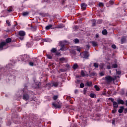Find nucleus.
I'll return each instance as SVG.
<instances>
[{
    "label": "nucleus",
    "mask_w": 127,
    "mask_h": 127,
    "mask_svg": "<svg viewBox=\"0 0 127 127\" xmlns=\"http://www.w3.org/2000/svg\"><path fill=\"white\" fill-rule=\"evenodd\" d=\"M105 81L107 84L110 85V84H111L113 81H115V78L111 76H107L105 77Z\"/></svg>",
    "instance_id": "obj_1"
},
{
    "label": "nucleus",
    "mask_w": 127,
    "mask_h": 127,
    "mask_svg": "<svg viewBox=\"0 0 127 127\" xmlns=\"http://www.w3.org/2000/svg\"><path fill=\"white\" fill-rule=\"evenodd\" d=\"M52 105L53 107L56 109H61V107H62V103L60 101L53 102Z\"/></svg>",
    "instance_id": "obj_2"
},
{
    "label": "nucleus",
    "mask_w": 127,
    "mask_h": 127,
    "mask_svg": "<svg viewBox=\"0 0 127 127\" xmlns=\"http://www.w3.org/2000/svg\"><path fill=\"white\" fill-rule=\"evenodd\" d=\"M18 37L21 40L24 39V36H25V32L24 31H20L18 34Z\"/></svg>",
    "instance_id": "obj_3"
},
{
    "label": "nucleus",
    "mask_w": 127,
    "mask_h": 127,
    "mask_svg": "<svg viewBox=\"0 0 127 127\" xmlns=\"http://www.w3.org/2000/svg\"><path fill=\"white\" fill-rule=\"evenodd\" d=\"M66 43H67V42L66 41H64L63 42H60V46L61 47L60 50H61L62 51H64V50H65V44H66Z\"/></svg>",
    "instance_id": "obj_4"
},
{
    "label": "nucleus",
    "mask_w": 127,
    "mask_h": 127,
    "mask_svg": "<svg viewBox=\"0 0 127 127\" xmlns=\"http://www.w3.org/2000/svg\"><path fill=\"white\" fill-rule=\"evenodd\" d=\"M80 55L83 58H85V59H88L89 56H90L89 55V52L87 51L82 52L80 54Z\"/></svg>",
    "instance_id": "obj_5"
},
{
    "label": "nucleus",
    "mask_w": 127,
    "mask_h": 127,
    "mask_svg": "<svg viewBox=\"0 0 127 127\" xmlns=\"http://www.w3.org/2000/svg\"><path fill=\"white\" fill-rule=\"evenodd\" d=\"M5 46H6V43L5 42H1L0 43V51L3 50V49H6L8 46H6V48H4Z\"/></svg>",
    "instance_id": "obj_6"
},
{
    "label": "nucleus",
    "mask_w": 127,
    "mask_h": 127,
    "mask_svg": "<svg viewBox=\"0 0 127 127\" xmlns=\"http://www.w3.org/2000/svg\"><path fill=\"white\" fill-rule=\"evenodd\" d=\"M81 8L83 10H85L87 7V4L83 3L81 4Z\"/></svg>",
    "instance_id": "obj_7"
},
{
    "label": "nucleus",
    "mask_w": 127,
    "mask_h": 127,
    "mask_svg": "<svg viewBox=\"0 0 127 127\" xmlns=\"http://www.w3.org/2000/svg\"><path fill=\"white\" fill-rule=\"evenodd\" d=\"M23 98L25 101H27L28 100H29V96L27 94L24 95L23 96Z\"/></svg>",
    "instance_id": "obj_8"
},
{
    "label": "nucleus",
    "mask_w": 127,
    "mask_h": 127,
    "mask_svg": "<svg viewBox=\"0 0 127 127\" xmlns=\"http://www.w3.org/2000/svg\"><path fill=\"white\" fill-rule=\"evenodd\" d=\"M117 102H118L119 105H120L121 104V105H124V104H125V102H124V100H123L119 99L117 100Z\"/></svg>",
    "instance_id": "obj_9"
},
{
    "label": "nucleus",
    "mask_w": 127,
    "mask_h": 127,
    "mask_svg": "<svg viewBox=\"0 0 127 127\" xmlns=\"http://www.w3.org/2000/svg\"><path fill=\"white\" fill-rule=\"evenodd\" d=\"M113 107L116 109H117V108H119V105H118V103L116 101L113 102Z\"/></svg>",
    "instance_id": "obj_10"
},
{
    "label": "nucleus",
    "mask_w": 127,
    "mask_h": 127,
    "mask_svg": "<svg viewBox=\"0 0 127 127\" xmlns=\"http://www.w3.org/2000/svg\"><path fill=\"white\" fill-rule=\"evenodd\" d=\"M5 43H6V45L7 44V43H9L11 41V38H7L6 40H5Z\"/></svg>",
    "instance_id": "obj_11"
},
{
    "label": "nucleus",
    "mask_w": 127,
    "mask_h": 127,
    "mask_svg": "<svg viewBox=\"0 0 127 127\" xmlns=\"http://www.w3.org/2000/svg\"><path fill=\"white\" fill-rule=\"evenodd\" d=\"M52 26H53L52 25L50 24V25L46 26L45 28H46V30H49V29H50V28H52Z\"/></svg>",
    "instance_id": "obj_12"
},
{
    "label": "nucleus",
    "mask_w": 127,
    "mask_h": 127,
    "mask_svg": "<svg viewBox=\"0 0 127 127\" xmlns=\"http://www.w3.org/2000/svg\"><path fill=\"white\" fill-rule=\"evenodd\" d=\"M91 43L92 44L94 47H96V46H98V44L95 41H92Z\"/></svg>",
    "instance_id": "obj_13"
},
{
    "label": "nucleus",
    "mask_w": 127,
    "mask_h": 127,
    "mask_svg": "<svg viewBox=\"0 0 127 127\" xmlns=\"http://www.w3.org/2000/svg\"><path fill=\"white\" fill-rule=\"evenodd\" d=\"M124 107L122 106L120 107V109L119 110L118 112L119 113H120V114H122V113H123V111H124Z\"/></svg>",
    "instance_id": "obj_14"
},
{
    "label": "nucleus",
    "mask_w": 127,
    "mask_h": 127,
    "mask_svg": "<svg viewBox=\"0 0 127 127\" xmlns=\"http://www.w3.org/2000/svg\"><path fill=\"white\" fill-rule=\"evenodd\" d=\"M72 68L73 69H74V70H76V69H77L78 68V64H74L73 65H72Z\"/></svg>",
    "instance_id": "obj_15"
},
{
    "label": "nucleus",
    "mask_w": 127,
    "mask_h": 127,
    "mask_svg": "<svg viewBox=\"0 0 127 127\" xmlns=\"http://www.w3.org/2000/svg\"><path fill=\"white\" fill-rule=\"evenodd\" d=\"M81 75L82 76V77H85V76H86V71L81 70Z\"/></svg>",
    "instance_id": "obj_16"
},
{
    "label": "nucleus",
    "mask_w": 127,
    "mask_h": 127,
    "mask_svg": "<svg viewBox=\"0 0 127 127\" xmlns=\"http://www.w3.org/2000/svg\"><path fill=\"white\" fill-rule=\"evenodd\" d=\"M28 14H29L28 12H23L22 13L23 16H27V15H28Z\"/></svg>",
    "instance_id": "obj_17"
},
{
    "label": "nucleus",
    "mask_w": 127,
    "mask_h": 127,
    "mask_svg": "<svg viewBox=\"0 0 127 127\" xmlns=\"http://www.w3.org/2000/svg\"><path fill=\"white\" fill-rule=\"evenodd\" d=\"M102 34L104 35H107V34H108V31H107V30L105 29L102 31Z\"/></svg>",
    "instance_id": "obj_18"
},
{
    "label": "nucleus",
    "mask_w": 127,
    "mask_h": 127,
    "mask_svg": "<svg viewBox=\"0 0 127 127\" xmlns=\"http://www.w3.org/2000/svg\"><path fill=\"white\" fill-rule=\"evenodd\" d=\"M57 51V50L56 49V48H53L51 50V52H52V53H56V52Z\"/></svg>",
    "instance_id": "obj_19"
},
{
    "label": "nucleus",
    "mask_w": 127,
    "mask_h": 127,
    "mask_svg": "<svg viewBox=\"0 0 127 127\" xmlns=\"http://www.w3.org/2000/svg\"><path fill=\"white\" fill-rule=\"evenodd\" d=\"M81 127H86L87 126V124H86V122H82L81 123Z\"/></svg>",
    "instance_id": "obj_20"
},
{
    "label": "nucleus",
    "mask_w": 127,
    "mask_h": 127,
    "mask_svg": "<svg viewBox=\"0 0 127 127\" xmlns=\"http://www.w3.org/2000/svg\"><path fill=\"white\" fill-rule=\"evenodd\" d=\"M126 42V38H122L121 39V44H124Z\"/></svg>",
    "instance_id": "obj_21"
},
{
    "label": "nucleus",
    "mask_w": 127,
    "mask_h": 127,
    "mask_svg": "<svg viewBox=\"0 0 127 127\" xmlns=\"http://www.w3.org/2000/svg\"><path fill=\"white\" fill-rule=\"evenodd\" d=\"M12 7H10L9 8H8L7 9V11H8L9 12H11L12 11Z\"/></svg>",
    "instance_id": "obj_22"
},
{
    "label": "nucleus",
    "mask_w": 127,
    "mask_h": 127,
    "mask_svg": "<svg viewBox=\"0 0 127 127\" xmlns=\"http://www.w3.org/2000/svg\"><path fill=\"white\" fill-rule=\"evenodd\" d=\"M37 29V26L33 27L31 28V30H32V31H36Z\"/></svg>",
    "instance_id": "obj_23"
},
{
    "label": "nucleus",
    "mask_w": 127,
    "mask_h": 127,
    "mask_svg": "<svg viewBox=\"0 0 127 127\" xmlns=\"http://www.w3.org/2000/svg\"><path fill=\"white\" fill-rule=\"evenodd\" d=\"M112 68H118V64H113L112 65Z\"/></svg>",
    "instance_id": "obj_24"
},
{
    "label": "nucleus",
    "mask_w": 127,
    "mask_h": 127,
    "mask_svg": "<svg viewBox=\"0 0 127 127\" xmlns=\"http://www.w3.org/2000/svg\"><path fill=\"white\" fill-rule=\"evenodd\" d=\"M86 85L87 86H88V87L92 86V82H87Z\"/></svg>",
    "instance_id": "obj_25"
},
{
    "label": "nucleus",
    "mask_w": 127,
    "mask_h": 127,
    "mask_svg": "<svg viewBox=\"0 0 127 127\" xmlns=\"http://www.w3.org/2000/svg\"><path fill=\"white\" fill-rule=\"evenodd\" d=\"M73 41L74 42V43H75V44L79 43V39H75L74 40H73Z\"/></svg>",
    "instance_id": "obj_26"
},
{
    "label": "nucleus",
    "mask_w": 127,
    "mask_h": 127,
    "mask_svg": "<svg viewBox=\"0 0 127 127\" xmlns=\"http://www.w3.org/2000/svg\"><path fill=\"white\" fill-rule=\"evenodd\" d=\"M64 27V26L63 25H59L57 27V28H63Z\"/></svg>",
    "instance_id": "obj_27"
},
{
    "label": "nucleus",
    "mask_w": 127,
    "mask_h": 127,
    "mask_svg": "<svg viewBox=\"0 0 127 127\" xmlns=\"http://www.w3.org/2000/svg\"><path fill=\"white\" fill-rule=\"evenodd\" d=\"M94 66L95 67V68H98L99 67V64L94 63Z\"/></svg>",
    "instance_id": "obj_28"
},
{
    "label": "nucleus",
    "mask_w": 127,
    "mask_h": 127,
    "mask_svg": "<svg viewBox=\"0 0 127 127\" xmlns=\"http://www.w3.org/2000/svg\"><path fill=\"white\" fill-rule=\"evenodd\" d=\"M94 88L96 89V91H100V88L98 87V85H95Z\"/></svg>",
    "instance_id": "obj_29"
},
{
    "label": "nucleus",
    "mask_w": 127,
    "mask_h": 127,
    "mask_svg": "<svg viewBox=\"0 0 127 127\" xmlns=\"http://www.w3.org/2000/svg\"><path fill=\"white\" fill-rule=\"evenodd\" d=\"M41 38V37H36L35 38V40H36L37 41H39V40H40Z\"/></svg>",
    "instance_id": "obj_30"
},
{
    "label": "nucleus",
    "mask_w": 127,
    "mask_h": 127,
    "mask_svg": "<svg viewBox=\"0 0 127 127\" xmlns=\"http://www.w3.org/2000/svg\"><path fill=\"white\" fill-rule=\"evenodd\" d=\"M116 73L117 75H121L122 74L121 71H118L117 69H116Z\"/></svg>",
    "instance_id": "obj_31"
},
{
    "label": "nucleus",
    "mask_w": 127,
    "mask_h": 127,
    "mask_svg": "<svg viewBox=\"0 0 127 127\" xmlns=\"http://www.w3.org/2000/svg\"><path fill=\"white\" fill-rule=\"evenodd\" d=\"M90 97L91 98H95V97H96V95H95V94L91 93L90 94Z\"/></svg>",
    "instance_id": "obj_32"
},
{
    "label": "nucleus",
    "mask_w": 127,
    "mask_h": 127,
    "mask_svg": "<svg viewBox=\"0 0 127 127\" xmlns=\"http://www.w3.org/2000/svg\"><path fill=\"white\" fill-rule=\"evenodd\" d=\"M70 127H77V124H71Z\"/></svg>",
    "instance_id": "obj_33"
},
{
    "label": "nucleus",
    "mask_w": 127,
    "mask_h": 127,
    "mask_svg": "<svg viewBox=\"0 0 127 127\" xmlns=\"http://www.w3.org/2000/svg\"><path fill=\"white\" fill-rule=\"evenodd\" d=\"M53 99L55 101V100H57V99H58V96H57V95L54 96V97H53Z\"/></svg>",
    "instance_id": "obj_34"
},
{
    "label": "nucleus",
    "mask_w": 127,
    "mask_h": 127,
    "mask_svg": "<svg viewBox=\"0 0 127 127\" xmlns=\"http://www.w3.org/2000/svg\"><path fill=\"white\" fill-rule=\"evenodd\" d=\"M47 57L48 59H52V56L50 55H47Z\"/></svg>",
    "instance_id": "obj_35"
},
{
    "label": "nucleus",
    "mask_w": 127,
    "mask_h": 127,
    "mask_svg": "<svg viewBox=\"0 0 127 127\" xmlns=\"http://www.w3.org/2000/svg\"><path fill=\"white\" fill-rule=\"evenodd\" d=\"M30 66H33L34 65V63L30 62L29 63Z\"/></svg>",
    "instance_id": "obj_36"
},
{
    "label": "nucleus",
    "mask_w": 127,
    "mask_h": 127,
    "mask_svg": "<svg viewBox=\"0 0 127 127\" xmlns=\"http://www.w3.org/2000/svg\"><path fill=\"white\" fill-rule=\"evenodd\" d=\"M85 85L84 84V83H81L80 84V88H84Z\"/></svg>",
    "instance_id": "obj_37"
},
{
    "label": "nucleus",
    "mask_w": 127,
    "mask_h": 127,
    "mask_svg": "<svg viewBox=\"0 0 127 127\" xmlns=\"http://www.w3.org/2000/svg\"><path fill=\"white\" fill-rule=\"evenodd\" d=\"M53 86L54 87H58V82H55L53 84Z\"/></svg>",
    "instance_id": "obj_38"
},
{
    "label": "nucleus",
    "mask_w": 127,
    "mask_h": 127,
    "mask_svg": "<svg viewBox=\"0 0 127 127\" xmlns=\"http://www.w3.org/2000/svg\"><path fill=\"white\" fill-rule=\"evenodd\" d=\"M99 75H100V76H104L105 75V73H104L103 72H101L99 73Z\"/></svg>",
    "instance_id": "obj_39"
},
{
    "label": "nucleus",
    "mask_w": 127,
    "mask_h": 127,
    "mask_svg": "<svg viewBox=\"0 0 127 127\" xmlns=\"http://www.w3.org/2000/svg\"><path fill=\"white\" fill-rule=\"evenodd\" d=\"M112 48H113V49H116V48H117V46L115 45H112Z\"/></svg>",
    "instance_id": "obj_40"
},
{
    "label": "nucleus",
    "mask_w": 127,
    "mask_h": 127,
    "mask_svg": "<svg viewBox=\"0 0 127 127\" xmlns=\"http://www.w3.org/2000/svg\"><path fill=\"white\" fill-rule=\"evenodd\" d=\"M6 22L8 26H10V22L7 21V20H6Z\"/></svg>",
    "instance_id": "obj_41"
},
{
    "label": "nucleus",
    "mask_w": 127,
    "mask_h": 127,
    "mask_svg": "<svg viewBox=\"0 0 127 127\" xmlns=\"http://www.w3.org/2000/svg\"><path fill=\"white\" fill-rule=\"evenodd\" d=\"M79 28V27H78V26H76V25H75V26H74V27H73V29H78Z\"/></svg>",
    "instance_id": "obj_42"
},
{
    "label": "nucleus",
    "mask_w": 127,
    "mask_h": 127,
    "mask_svg": "<svg viewBox=\"0 0 127 127\" xmlns=\"http://www.w3.org/2000/svg\"><path fill=\"white\" fill-rule=\"evenodd\" d=\"M105 66V64H101V69H104V66Z\"/></svg>",
    "instance_id": "obj_43"
},
{
    "label": "nucleus",
    "mask_w": 127,
    "mask_h": 127,
    "mask_svg": "<svg viewBox=\"0 0 127 127\" xmlns=\"http://www.w3.org/2000/svg\"><path fill=\"white\" fill-rule=\"evenodd\" d=\"M99 6H104V3H103L102 2H100L99 4Z\"/></svg>",
    "instance_id": "obj_44"
},
{
    "label": "nucleus",
    "mask_w": 127,
    "mask_h": 127,
    "mask_svg": "<svg viewBox=\"0 0 127 127\" xmlns=\"http://www.w3.org/2000/svg\"><path fill=\"white\" fill-rule=\"evenodd\" d=\"M117 112V109H114L112 110V114H115Z\"/></svg>",
    "instance_id": "obj_45"
},
{
    "label": "nucleus",
    "mask_w": 127,
    "mask_h": 127,
    "mask_svg": "<svg viewBox=\"0 0 127 127\" xmlns=\"http://www.w3.org/2000/svg\"><path fill=\"white\" fill-rule=\"evenodd\" d=\"M60 61H64L65 59L64 58H62L60 59Z\"/></svg>",
    "instance_id": "obj_46"
},
{
    "label": "nucleus",
    "mask_w": 127,
    "mask_h": 127,
    "mask_svg": "<svg viewBox=\"0 0 127 127\" xmlns=\"http://www.w3.org/2000/svg\"><path fill=\"white\" fill-rule=\"evenodd\" d=\"M78 90H77V89H75V90H74V93H75V94H78Z\"/></svg>",
    "instance_id": "obj_47"
},
{
    "label": "nucleus",
    "mask_w": 127,
    "mask_h": 127,
    "mask_svg": "<svg viewBox=\"0 0 127 127\" xmlns=\"http://www.w3.org/2000/svg\"><path fill=\"white\" fill-rule=\"evenodd\" d=\"M109 99L111 100V102H113V103H114V102H115V101H114L113 98H109Z\"/></svg>",
    "instance_id": "obj_48"
},
{
    "label": "nucleus",
    "mask_w": 127,
    "mask_h": 127,
    "mask_svg": "<svg viewBox=\"0 0 127 127\" xmlns=\"http://www.w3.org/2000/svg\"><path fill=\"white\" fill-rule=\"evenodd\" d=\"M76 50H77V51L80 52V51L81 50V49H80V48H77Z\"/></svg>",
    "instance_id": "obj_49"
},
{
    "label": "nucleus",
    "mask_w": 127,
    "mask_h": 127,
    "mask_svg": "<svg viewBox=\"0 0 127 127\" xmlns=\"http://www.w3.org/2000/svg\"><path fill=\"white\" fill-rule=\"evenodd\" d=\"M107 68L109 69H111V65H107Z\"/></svg>",
    "instance_id": "obj_50"
},
{
    "label": "nucleus",
    "mask_w": 127,
    "mask_h": 127,
    "mask_svg": "<svg viewBox=\"0 0 127 127\" xmlns=\"http://www.w3.org/2000/svg\"><path fill=\"white\" fill-rule=\"evenodd\" d=\"M95 25H96V23L95 22H93L92 23V26H95Z\"/></svg>",
    "instance_id": "obj_51"
},
{
    "label": "nucleus",
    "mask_w": 127,
    "mask_h": 127,
    "mask_svg": "<svg viewBox=\"0 0 127 127\" xmlns=\"http://www.w3.org/2000/svg\"><path fill=\"white\" fill-rule=\"evenodd\" d=\"M96 38H98V37H99V34H96Z\"/></svg>",
    "instance_id": "obj_52"
},
{
    "label": "nucleus",
    "mask_w": 127,
    "mask_h": 127,
    "mask_svg": "<svg viewBox=\"0 0 127 127\" xmlns=\"http://www.w3.org/2000/svg\"><path fill=\"white\" fill-rule=\"evenodd\" d=\"M60 71H61V72H64V69H60Z\"/></svg>",
    "instance_id": "obj_53"
},
{
    "label": "nucleus",
    "mask_w": 127,
    "mask_h": 127,
    "mask_svg": "<svg viewBox=\"0 0 127 127\" xmlns=\"http://www.w3.org/2000/svg\"><path fill=\"white\" fill-rule=\"evenodd\" d=\"M76 81L77 82V83H79L80 82V80H76Z\"/></svg>",
    "instance_id": "obj_54"
},
{
    "label": "nucleus",
    "mask_w": 127,
    "mask_h": 127,
    "mask_svg": "<svg viewBox=\"0 0 127 127\" xmlns=\"http://www.w3.org/2000/svg\"><path fill=\"white\" fill-rule=\"evenodd\" d=\"M73 52V54H76V52Z\"/></svg>",
    "instance_id": "obj_55"
},
{
    "label": "nucleus",
    "mask_w": 127,
    "mask_h": 127,
    "mask_svg": "<svg viewBox=\"0 0 127 127\" xmlns=\"http://www.w3.org/2000/svg\"><path fill=\"white\" fill-rule=\"evenodd\" d=\"M34 62L35 63V62H36V59H35V60H34Z\"/></svg>",
    "instance_id": "obj_56"
},
{
    "label": "nucleus",
    "mask_w": 127,
    "mask_h": 127,
    "mask_svg": "<svg viewBox=\"0 0 127 127\" xmlns=\"http://www.w3.org/2000/svg\"><path fill=\"white\" fill-rule=\"evenodd\" d=\"M112 124H115V121H113Z\"/></svg>",
    "instance_id": "obj_57"
}]
</instances>
